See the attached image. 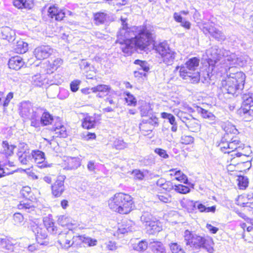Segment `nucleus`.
Listing matches in <instances>:
<instances>
[{"mask_svg":"<svg viewBox=\"0 0 253 253\" xmlns=\"http://www.w3.org/2000/svg\"><path fill=\"white\" fill-rule=\"evenodd\" d=\"M123 28L118 33L119 42L121 44L122 51L130 54L134 49L145 50L153 41V34L150 29L146 26H140L135 28V37L129 39V31L127 24L122 20Z\"/></svg>","mask_w":253,"mask_h":253,"instance_id":"1","label":"nucleus"},{"mask_svg":"<svg viewBox=\"0 0 253 253\" xmlns=\"http://www.w3.org/2000/svg\"><path fill=\"white\" fill-rule=\"evenodd\" d=\"M132 197L123 193L116 194L108 201V205L112 211L121 214H127L132 210Z\"/></svg>","mask_w":253,"mask_h":253,"instance_id":"2","label":"nucleus"},{"mask_svg":"<svg viewBox=\"0 0 253 253\" xmlns=\"http://www.w3.org/2000/svg\"><path fill=\"white\" fill-rule=\"evenodd\" d=\"M200 60L197 57L189 59L185 63V66L180 68V76L187 82L197 83L200 80L199 73L195 72L199 66Z\"/></svg>","mask_w":253,"mask_h":253,"instance_id":"3","label":"nucleus"},{"mask_svg":"<svg viewBox=\"0 0 253 253\" xmlns=\"http://www.w3.org/2000/svg\"><path fill=\"white\" fill-rule=\"evenodd\" d=\"M225 126L223 128V131L227 133L228 139H229V150L225 151L222 155V158L227 159L228 162L229 157L231 161H233L235 158H232L233 155H229L230 153L233 152L238 148L242 147V143L236 136H234L233 134H235L237 131L234 126L229 122H225Z\"/></svg>","mask_w":253,"mask_h":253,"instance_id":"4","label":"nucleus"},{"mask_svg":"<svg viewBox=\"0 0 253 253\" xmlns=\"http://www.w3.org/2000/svg\"><path fill=\"white\" fill-rule=\"evenodd\" d=\"M245 79V74L240 71L236 72L231 78L228 77L222 88V93L224 95L227 93L233 95L237 90L243 89Z\"/></svg>","mask_w":253,"mask_h":253,"instance_id":"5","label":"nucleus"},{"mask_svg":"<svg viewBox=\"0 0 253 253\" xmlns=\"http://www.w3.org/2000/svg\"><path fill=\"white\" fill-rule=\"evenodd\" d=\"M236 59L237 56L235 53L229 50L222 51V64L225 65L224 75H226V77H224L225 79L222 80V88L225 85V81L228 80V77L231 78L239 71L236 67L231 66L236 62Z\"/></svg>","mask_w":253,"mask_h":253,"instance_id":"6","label":"nucleus"},{"mask_svg":"<svg viewBox=\"0 0 253 253\" xmlns=\"http://www.w3.org/2000/svg\"><path fill=\"white\" fill-rule=\"evenodd\" d=\"M155 50L161 55L163 63L166 65L169 66L173 63L176 53L169 48L167 43H160L155 46Z\"/></svg>","mask_w":253,"mask_h":253,"instance_id":"7","label":"nucleus"},{"mask_svg":"<svg viewBox=\"0 0 253 253\" xmlns=\"http://www.w3.org/2000/svg\"><path fill=\"white\" fill-rule=\"evenodd\" d=\"M239 113L245 122L253 120V94L244 97L243 106L240 109Z\"/></svg>","mask_w":253,"mask_h":253,"instance_id":"8","label":"nucleus"},{"mask_svg":"<svg viewBox=\"0 0 253 253\" xmlns=\"http://www.w3.org/2000/svg\"><path fill=\"white\" fill-rule=\"evenodd\" d=\"M212 243L211 240H206L201 236L194 235L192 236L191 241L187 242L186 244L190 245L195 249L199 248L206 249L208 252L211 253L213 251V248L211 245Z\"/></svg>","mask_w":253,"mask_h":253,"instance_id":"9","label":"nucleus"},{"mask_svg":"<svg viewBox=\"0 0 253 253\" xmlns=\"http://www.w3.org/2000/svg\"><path fill=\"white\" fill-rule=\"evenodd\" d=\"M19 115L24 120H27L31 117L33 114L42 113V109L40 107H34L32 103L29 101H23L20 103L19 108Z\"/></svg>","mask_w":253,"mask_h":253,"instance_id":"10","label":"nucleus"},{"mask_svg":"<svg viewBox=\"0 0 253 253\" xmlns=\"http://www.w3.org/2000/svg\"><path fill=\"white\" fill-rule=\"evenodd\" d=\"M74 237L72 231H62L58 234V243L61 247L68 249L74 244Z\"/></svg>","mask_w":253,"mask_h":253,"instance_id":"11","label":"nucleus"},{"mask_svg":"<svg viewBox=\"0 0 253 253\" xmlns=\"http://www.w3.org/2000/svg\"><path fill=\"white\" fill-rule=\"evenodd\" d=\"M27 145L25 143H21L19 146V150L17 153L18 160L22 165H27L32 160V152L27 149Z\"/></svg>","mask_w":253,"mask_h":253,"instance_id":"12","label":"nucleus"},{"mask_svg":"<svg viewBox=\"0 0 253 253\" xmlns=\"http://www.w3.org/2000/svg\"><path fill=\"white\" fill-rule=\"evenodd\" d=\"M32 159H34L37 166L41 169H45L50 168L52 166V164L48 163L45 161L44 153L39 150H33L32 151Z\"/></svg>","mask_w":253,"mask_h":253,"instance_id":"13","label":"nucleus"},{"mask_svg":"<svg viewBox=\"0 0 253 253\" xmlns=\"http://www.w3.org/2000/svg\"><path fill=\"white\" fill-rule=\"evenodd\" d=\"M53 50L48 45H42L35 49L34 55L37 59L42 60L48 57L52 53Z\"/></svg>","mask_w":253,"mask_h":253,"instance_id":"14","label":"nucleus"},{"mask_svg":"<svg viewBox=\"0 0 253 253\" xmlns=\"http://www.w3.org/2000/svg\"><path fill=\"white\" fill-rule=\"evenodd\" d=\"M32 230L35 235L36 239L38 244L41 245H46L47 244L48 242L43 241L47 236L45 229L36 225L33 226Z\"/></svg>","mask_w":253,"mask_h":253,"instance_id":"15","label":"nucleus"},{"mask_svg":"<svg viewBox=\"0 0 253 253\" xmlns=\"http://www.w3.org/2000/svg\"><path fill=\"white\" fill-rule=\"evenodd\" d=\"M64 189V178L59 176L51 186L52 193L55 197H58L61 195Z\"/></svg>","mask_w":253,"mask_h":253,"instance_id":"16","label":"nucleus"},{"mask_svg":"<svg viewBox=\"0 0 253 253\" xmlns=\"http://www.w3.org/2000/svg\"><path fill=\"white\" fill-rule=\"evenodd\" d=\"M146 126H149L148 131H152L154 126H158V119L156 117H152L147 120L143 119L139 126L140 130L146 131Z\"/></svg>","mask_w":253,"mask_h":253,"instance_id":"17","label":"nucleus"},{"mask_svg":"<svg viewBox=\"0 0 253 253\" xmlns=\"http://www.w3.org/2000/svg\"><path fill=\"white\" fill-rule=\"evenodd\" d=\"M65 13L61 10H59L55 5L50 6L48 9V15L51 18H55L56 21H61L65 17Z\"/></svg>","mask_w":253,"mask_h":253,"instance_id":"18","label":"nucleus"},{"mask_svg":"<svg viewBox=\"0 0 253 253\" xmlns=\"http://www.w3.org/2000/svg\"><path fill=\"white\" fill-rule=\"evenodd\" d=\"M58 223L63 227H67L69 229L68 231H72L74 226H77L75 220H73L71 218L66 215H61L58 219Z\"/></svg>","mask_w":253,"mask_h":253,"instance_id":"19","label":"nucleus"},{"mask_svg":"<svg viewBox=\"0 0 253 253\" xmlns=\"http://www.w3.org/2000/svg\"><path fill=\"white\" fill-rule=\"evenodd\" d=\"M149 246L153 253H167L166 248L160 241L155 240L151 241Z\"/></svg>","mask_w":253,"mask_h":253,"instance_id":"20","label":"nucleus"},{"mask_svg":"<svg viewBox=\"0 0 253 253\" xmlns=\"http://www.w3.org/2000/svg\"><path fill=\"white\" fill-rule=\"evenodd\" d=\"M24 62L20 56L11 57L8 61V66L10 69L18 70L23 65Z\"/></svg>","mask_w":253,"mask_h":253,"instance_id":"21","label":"nucleus"},{"mask_svg":"<svg viewBox=\"0 0 253 253\" xmlns=\"http://www.w3.org/2000/svg\"><path fill=\"white\" fill-rule=\"evenodd\" d=\"M147 231L150 234H154L157 232H159L162 230L161 223L158 220H154L149 223L148 225L146 227Z\"/></svg>","mask_w":253,"mask_h":253,"instance_id":"22","label":"nucleus"},{"mask_svg":"<svg viewBox=\"0 0 253 253\" xmlns=\"http://www.w3.org/2000/svg\"><path fill=\"white\" fill-rule=\"evenodd\" d=\"M13 243L10 239L5 237L1 238L0 242V248L5 251L11 252L13 250Z\"/></svg>","mask_w":253,"mask_h":253,"instance_id":"23","label":"nucleus"},{"mask_svg":"<svg viewBox=\"0 0 253 253\" xmlns=\"http://www.w3.org/2000/svg\"><path fill=\"white\" fill-rule=\"evenodd\" d=\"M241 227L244 229L243 238H245L246 241L251 242L250 238H253V225L247 227L246 223H243Z\"/></svg>","mask_w":253,"mask_h":253,"instance_id":"24","label":"nucleus"},{"mask_svg":"<svg viewBox=\"0 0 253 253\" xmlns=\"http://www.w3.org/2000/svg\"><path fill=\"white\" fill-rule=\"evenodd\" d=\"M2 152L6 157H8L13 154V150L15 146L10 144L7 141H3L2 143Z\"/></svg>","mask_w":253,"mask_h":253,"instance_id":"25","label":"nucleus"},{"mask_svg":"<svg viewBox=\"0 0 253 253\" xmlns=\"http://www.w3.org/2000/svg\"><path fill=\"white\" fill-rule=\"evenodd\" d=\"M17 208L30 213L34 211L35 207L31 202L22 201L17 205Z\"/></svg>","mask_w":253,"mask_h":253,"instance_id":"26","label":"nucleus"},{"mask_svg":"<svg viewBox=\"0 0 253 253\" xmlns=\"http://www.w3.org/2000/svg\"><path fill=\"white\" fill-rule=\"evenodd\" d=\"M96 121L94 117L86 116L85 117L82 122V126L84 128L89 129L94 128L95 126Z\"/></svg>","mask_w":253,"mask_h":253,"instance_id":"27","label":"nucleus"},{"mask_svg":"<svg viewBox=\"0 0 253 253\" xmlns=\"http://www.w3.org/2000/svg\"><path fill=\"white\" fill-rule=\"evenodd\" d=\"M186 126L192 132H197L200 129V125L198 120L193 117L186 123Z\"/></svg>","mask_w":253,"mask_h":253,"instance_id":"28","label":"nucleus"},{"mask_svg":"<svg viewBox=\"0 0 253 253\" xmlns=\"http://www.w3.org/2000/svg\"><path fill=\"white\" fill-rule=\"evenodd\" d=\"M41 114H42V115L41 117L40 122L43 126H47L51 124L54 120L53 116L48 112H42Z\"/></svg>","mask_w":253,"mask_h":253,"instance_id":"29","label":"nucleus"},{"mask_svg":"<svg viewBox=\"0 0 253 253\" xmlns=\"http://www.w3.org/2000/svg\"><path fill=\"white\" fill-rule=\"evenodd\" d=\"M45 77L44 75L37 74L32 77V83L33 85L41 86L45 83Z\"/></svg>","mask_w":253,"mask_h":253,"instance_id":"30","label":"nucleus"},{"mask_svg":"<svg viewBox=\"0 0 253 253\" xmlns=\"http://www.w3.org/2000/svg\"><path fill=\"white\" fill-rule=\"evenodd\" d=\"M180 204L182 207L187 209L188 210L194 211L196 209L198 202H194L192 200L183 199L181 201Z\"/></svg>","mask_w":253,"mask_h":253,"instance_id":"31","label":"nucleus"},{"mask_svg":"<svg viewBox=\"0 0 253 253\" xmlns=\"http://www.w3.org/2000/svg\"><path fill=\"white\" fill-rule=\"evenodd\" d=\"M13 3L16 7L19 9H31L32 7V4L28 2L27 0H13Z\"/></svg>","mask_w":253,"mask_h":253,"instance_id":"32","label":"nucleus"},{"mask_svg":"<svg viewBox=\"0 0 253 253\" xmlns=\"http://www.w3.org/2000/svg\"><path fill=\"white\" fill-rule=\"evenodd\" d=\"M1 34H2V38L8 42L13 41L14 40V32L9 28H3L1 30Z\"/></svg>","mask_w":253,"mask_h":253,"instance_id":"33","label":"nucleus"},{"mask_svg":"<svg viewBox=\"0 0 253 253\" xmlns=\"http://www.w3.org/2000/svg\"><path fill=\"white\" fill-rule=\"evenodd\" d=\"M44 225L46 230L51 234L57 233V228L54 226V223L50 219L46 218L43 219Z\"/></svg>","mask_w":253,"mask_h":253,"instance_id":"34","label":"nucleus"},{"mask_svg":"<svg viewBox=\"0 0 253 253\" xmlns=\"http://www.w3.org/2000/svg\"><path fill=\"white\" fill-rule=\"evenodd\" d=\"M28 46L27 43L23 41H19L17 42L15 50L18 53H24L28 50Z\"/></svg>","mask_w":253,"mask_h":253,"instance_id":"35","label":"nucleus"},{"mask_svg":"<svg viewBox=\"0 0 253 253\" xmlns=\"http://www.w3.org/2000/svg\"><path fill=\"white\" fill-rule=\"evenodd\" d=\"M107 14L104 12H99L94 14V20L97 25L104 24L106 20Z\"/></svg>","mask_w":253,"mask_h":253,"instance_id":"36","label":"nucleus"},{"mask_svg":"<svg viewBox=\"0 0 253 253\" xmlns=\"http://www.w3.org/2000/svg\"><path fill=\"white\" fill-rule=\"evenodd\" d=\"M140 219L145 227H147L149 223H150L151 221L154 220L152 214L147 211L143 212L140 217Z\"/></svg>","mask_w":253,"mask_h":253,"instance_id":"37","label":"nucleus"},{"mask_svg":"<svg viewBox=\"0 0 253 253\" xmlns=\"http://www.w3.org/2000/svg\"><path fill=\"white\" fill-rule=\"evenodd\" d=\"M56 137L65 138L67 136L66 127L63 125H60V127H52Z\"/></svg>","mask_w":253,"mask_h":253,"instance_id":"38","label":"nucleus"},{"mask_svg":"<svg viewBox=\"0 0 253 253\" xmlns=\"http://www.w3.org/2000/svg\"><path fill=\"white\" fill-rule=\"evenodd\" d=\"M92 92H101L108 93L111 90V87L105 84H99L91 88Z\"/></svg>","mask_w":253,"mask_h":253,"instance_id":"39","label":"nucleus"},{"mask_svg":"<svg viewBox=\"0 0 253 253\" xmlns=\"http://www.w3.org/2000/svg\"><path fill=\"white\" fill-rule=\"evenodd\" d=\"M78 238L81 242L87 244L89 247L95 246L97 242L96 239H92L90 237L79 236Z\"/></svg>","mask_w":253,"mask_h":253,"instance_id":"40","label":"nucleus"},{"mask_svg":"<svg viewBox=\"0 0 253 253\" xmlns=\"http://www.w3.org/2000/svg\"><path fill=\"white\" fill-rule=\"evenodd\" d=\"M41 114L40 112L39 113H36L33 114L32 116L29 117L27 120H31V126L35 127H38L40 126L41 122L39 121V116Z\"/></svg>","mask_w":253,"mask_h":253,"instance_id":"41","label":"nucleus"},{"mask_svg":"<svg viewBox=\"0 0 253 253\" xmlns=\"http://www.w3.org/2000/svg\"><path fill=\"white\" fill-rule=\"evenodd\" d=\"M148 247V244L145 241H141L137 244H133V249L138 252H143Z\"/></svg>","mask_w":253,"mask_h":253,"instance_id":"42","label":"nucleus"},{"mask_svg":"<svg viewBox=\"0 0 253 253\" xmlns=\"http://www.w3.org/2000/svg\"><path fill=\"white\" fill-rule=\"evenodd\" d=\"M174 176H175V179L181 182H183L185 184L188 183V178L186 175H185L180 170H176L174 172Z\"/></svg>","mask_w":253,"mask_h":253,"instance_id":"43","label":"nucleus"},{"mask_svg":"<svg viewBox=\"0 0 253 253\" xmlns=\"http://www.w3.org/2000/svg\"><path fill=\"white\" fill-rule=\"evenodd\" d=\"M79 161L76 158H70L68 159V166L67 169H74L78 168L80 166Z\"/></svg>","mask_w":253,"mask_h":253,"instance_id":"44","label":"nucleus"},{"mask_svg":"<svg viewBox=\"0 0 253 253\" xmlns=\"http://www.w3.org/2000/svg\"><path fill=\"white\" fill-rule=\"evenodd\" d=\"M169 247L172 253H185L181 246L177 243H171Z\"/></svg>","mask_w":253,"mask_h":253,"instance_id":"45","label":"nucleus"},{"mask_svg":"<svg viewBox=\"0 0 253 253\" xmlns=\"http://www.w3.org/2000/svg\"><path fill=\"white\" fill-rule=\"evenodd\" d=\"M238 185L240 189H245L248 186L249 180L246 176H239L238 178Z\"/></svg>","mask_w":253,"mask_h":253,"instance_id":"46","label":"nucleus"},{"mask_svg":"<svg viewBox=\"0 0 253 253\" xmlns=\"http://www.w3.org/2000/svg\"><path fill=\"white\" fill-rule=\"evenodd\" d=\"M21 194L24 198L31 201V198H32V192L30 187H23L21 190Z\"/></svg>","mask_w":253,"mask_h":253,"instance_id":"47","label":"nucleus"},{"mask_svg":"<svg viewBox=\"0 0 253 253\" xmlns=\"http://www.w3.org/2000/svg\"><path fill=\"white\" fill-rule=\"evenodd\" d=\"M196 208L201 211V212H214L215 211V207L211 206V207H206L205 206L201 203H198L197 204Z\"/></svg>","mask_w":253,"mask_h":253,"instance_id":"48","label":"nucleus"},{"mask_svg":"<svg viewBox=\"0 0 253 253\" xmlns=\"http://www.w3.org/2000/svg\"><path fill=\"white\" fill-rule=\"evenodd\" d=\"M125 94L126 96L125 100L128 105L135 106L136 104V99L133 95L129 92H126Z\"/></svg>","mask_w":253,"mask_h":253,"instance_id":"49","label":"nucleus"},{"mask_svg":"<svg viewBox=\"0 0 253 253\" xmlns=\"http://www.w3.org/2000/svg\"><path fill=\"white\" fill-rule=\"evenodd\" d=\"M174 189L176 192L181 194H187L190 191L188 187L182 184L174 185Z\"/></svg>","mask_w":253,"mask_h":253,"instance_id":"50","label":"nucleus"},{"mask_svg":"<svg viewBox=\"0 0 253 253\" xmlns=\"http://www.w3.org/2000/svg\"><path fill=\"white\" fill-rule=\"evenodd\" d=\"M134 63L139 65L140 68L138 69L139 70H142L144 72H148L149 70V67L148 63L145 61L140 60H135Z\"/></svg>","mask_w":253,"mask_h":253,"instance_id":"51","label":"nucleus"},{"mask_svg":"<svg viewBox=\"0 0 253 253\" xmlns=\"http://www.w3.org/2000/svg\"><path fill=\"white\" fill-rule=\"evenodd\" d=\"M177 116L185 125L186 123L192 118V116L190 114L180 111H178Z\"/></svg>","mask_w":253,"mask_h":253,"instance_id":"52","label":"nucleus"},{"mask_svg":"<svg viewBox=\"0 0 253 253\" xmlns=\"http://www.w3.org/2000/svg\"><path fill=\"white\" fill-rule=\"evenodd\" d=\"M222 153L226 151L227 149L229 150V139H228L227 136V133L224 132V133L222 132Z\"/></svg>","mask_w":253,"mask_h":253,"instance_id":"53","label":"nucleus"},{"mask_svg":"<svg viewBox=\"0 0 253 253\" xmlns=\"http://www.w3.org/2000/svg\"><path fill=\"white\" fill-rule=\"evenodd\" d=\"M197 111L198 113H201L202 116L204 118H209L212 120V119L214 118V116L212 113L209 112L208 111L203 109L202 108L198 107L197 108Z\"/></svg>","mask_w":253,"mask_h":253,"instance_id":"54","label":"nucleus"},{"mask_svg":"<svg viewBox=\"0 0 253 253\" xmlns=\"http://www.w3.org/2000/svg\"><path fill=\"white\" fill-rule=\"evenodd\" d=\"M105 104L106 105H110L111 106L117 107V98L111 95H109L105 99Z\"/></svg>","mask_w":253,"mask_h":253,"instance_id":"55","label":"nucleus"},{"mask_svg":"<svg viewBox=\"0 0 253 253\" xmlns=\"http://www.w3.org/2000/svg\"><path fill=\"white\" fill-rule=\"evenodd\" d=\"M114 146L117 149H123L126 147L127 146V143L125 142L123 140L117 139L114 142Z\"/></svg>","mask_w":253,"mask_h":253,"instance_id":"56","label":"nucleus"},{"mask_svg":"<svg viewBox=\"0 0 253 253\" xmlns=\"http://www.w3.org/2000/svg\"><path fill=\"white\" fill-rule=\"evenodd\" d=\"M14 224L20 225L23 222L24 217L22 214L17 212L14 214L13 216Z\"/></svg>","mask_w":253,"mask_h":253,"instance_id":"57","label":"nucleus"},{"mask_svg":"<svg viewBox=\"0 0 253 253\" xmlns=\"http://www.w3.org/2000/svg\"><path fill=\"white\" fill-rule=\"evenodd\" d=\"M161 117L163 119H167L169 120V123L171 125H173L176 123L175 117L171 114L166 112H163L161 113Z\"/></svg>","mask_w":253,"mask_h":253,"instance_id":"58","label":"nucleus"},{"mask_svg":"<svg viewBox=\"0 0 253 253\" xmlns=\"http://www.w3.org/2000/svg\"><path fill=\"white\" fill-rule=\"evenodd\" d=\"M211 35L218 41H219L221 38V33L220 31L215 27H211Z\"/></svg>","mask_w":253,"mask_h":253,"instance_id":"59","label":"nucleus"},{"mask_svg":"<svg viewBox=\"0 0 253 253\" xmlns=\"http://www.w3.org/2000/svg\"><path fill=\"white\" fill-rule=\"evenodd\" d=\"M181 142L185 144H189L194 142V138L190 135H183L181 137Z\"/></svg>","mask_w":253,"mask_h":253,"instance_id":"60","label":"nucleus"},{"mask_svg":"<svg viewBox=\"0 0 253 253\" xmlns=\"http://www.w3.org/2000/svg\"><path fill=\"white\" fill-rule=\"evenodd\" d=\"M237 204L239 206H242L243 207H244L246 208V205L245 204H245L247 202H250V201L248 200V199H246V197H245L243 195H240L238 196V199L236 201Z\"/></svg>","mask_w":253,"mask_h":253,"instance_id":"61","label":"nucleus"},{"mask_svg":"<svg viewBox=\"0 0 253 253\" xmlns=\"http://www.w3.org/2000/svg\"><path fill=\"white\" fill-rule=\"evenodd\" d=\"M63 63V60L61 58H56L52 62L51 68L53 69H57Z\"/></svg>","mask_w":253,"mask_h":253,"instance_id":"62","label":"nucleus"},{"mask_svg":"<svg viewBox=\"0 0 253 253\" xmlns=\"http://www.w3.org/2000/svg\"><path fill=\"white\" fill-rule=\"evenodd\" d=\"M155 152L159 155L161 157L163 158L164 159H167L169 158V155L167 153L166 150L161 149V148H156L155 150Z\"/></svg>","mask_w":253,"mask_h":253,"instance_id":"63","label":"nucleus"},{"mask_svg":"<svg viewBox=\"0 0 253 253\" xmlns=\"http://www.w3.org/2000/svg\"><path fill=\"white\" fill-rule=\"evenodd\" d=\"M158 198L161 202L165 203H170L171 201V197L168 195H160L158 196Z\"/></svg>","mask_w":253,"mask_h":253,"instance_id":"64","label":"nucleus"}]
</instances>
